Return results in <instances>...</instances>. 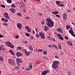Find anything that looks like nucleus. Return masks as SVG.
<instances>
[{
  "label": "nucleus",
  "instance_id": "f257e3e1",
  "mask_svg": "<svg viewBox=\"0 0 75 75\" xmlns=\"http://www.w3.org/2000/svg\"><path fill=\"white\" fill-rule=\"evenodd\" d=\"M46 22L47 23V24L50 27H54V23L53 22V21L51 20L50 18H48L46 19Z\"/></svg>",
  "mask_w": 75,
  "mask_h": 75
},
{
  "label": "nucleus",
  "instance_id": "f03ea898",
  "mask_svg": "<svg viewBox=\"0 0 75 75\" xmlns=\"http://www.w3.org/2000/svg\"><path fill=\"white\" fill-rule=\"evenodd\" d=\"M59 64V62L58 61H54L53 62V64L52 65V67L53 68H54L56 69L57 68V67H58V64Z\"/></svg>",
  "mask_w": 75,
  "mask_h": 75
},
{
  "label": "nucleus",
  "instance_id": "7ed1b4c3",
  "mask_svg": "<svg viewBox=\"0 0 75 75\" xmlns=\"http://www.w3.org/2000/svg\"><path fill=\"white\" fill-rule=\"evenodd\" d=\"M16 62L17 63L18 66H20V64H21V63L23 62V61H22L21 60L18 58L16 59Z\"/></svg>",
  "mask_w": 75,
  "mask_h": 75
},
{
  "label": "nucleus",
  "instance_id": "20e7f679",
  "mask_svg": "<svg viewBox=\"0 0 75 75\" xmlns=\"http://www.w3.org/2000/svg\"><path fill=\"white\" fill-rule=\"evenodd\" d=\"M39 35L40 36H41V38H42V39H44V38H45V37L44 35V34L42 32L40 33Z\"/></svg>",
  "mask_w": 75,
  "mask_h": 75
},
{
  "label": "nucleus",
  "instance_id": "39448f33",
  "mask_svg": "<svg viewBox=\"0 0 75 75\" xmlns=\"http://www.w3.org/2000/svg\"><path fill=\"white\" fill-rule=\"evenodd\" d=\"M8 63L9 65H13L14 64V60H11V59H9L8 60Z\"/></svg>",
  "mask_w": 75,
  "mask_h": 75
},
{
  "label": "nucleus",
  "instance_id": "423d86ee",
  "mask_svg": "<svg viewBox=\"0 0 75 75\" xmlns=\"http://www.w3.org/2000/svg\"><path fill=\"white\" fill-rule=\"evenodd\" d=\"M16 55L17 57H22L23 56V53H20V52H18L16 53Z\"/></svg>",
  "mask_w": 75,
  "mask_h": 75
},
{
  "label": "nucleus",
  "instance_id": "0eeeda50",
  "mask_svg": "<svg viewBox=\"0 0 75 75\" xmlns=\"http://www.w3.org/2000/svg\"><path fill=\"white\" fill-rule=\"evenodd\" d=\"M57 36L58 38L61 40L62 41H64V38H63L62 37L61 35H60V34H58Z\"/></svg>",
  "mask_w": 75,
  "mask_h": 75
},
{
  "label": "nucleus",
  "instance_id": "6e6552de",
  "mask_svg": "<svg viewBox=\"0 0 75 75\" xmlns=\"http://www.w3.org/2000/svg\"><path fill=\"white\" fill-rule=\"evenodd\" d=\"M4 17H5V18H8V19H10V18L8 16V13L7 12H6L4 13Z\"/></svg>",
  "mask_w": 75,
  "mask_h": 75
},
{
  "label": "nucleus",
  "instance_id": "1a4fd4ad",
  "mask_svg": "<svg viewBox=\"0 0 75 75\" xmlns=\"http://www.w3.org/2000/svg\"><path fill=\"white\" fill-rule=\"evenodd\" d=\"M63 18L64 19V20H66L67 19V15L65 13H64L63 15Z\"/></svg>",
  "mask_w": 75,
  "mask_h": 75
},
{
  "label": "nucleus",
  "instance_id": "9d476101",
  "mask_svg": "<svg viewBox=\"0 0 75 75\" xmlns=\"http://www.w3.org/2000/svg\"><path fill=\"white\" fill-rule=\"evenodd\" d=\"M48 72V71L47 70H46L42 73V75H45L46 74H47V73Z\"/></svg>",
  "mask_w": 75,
  "mask_h": 75
},
{
  "label": "nucleus",
  "instance_id": "9b49d317",
  "mask_svg": "<svg viewBox=\"0 0 75 75\" xmlns=\"http://www.w3.org/2000/svg\"><path fill=\"white\" fill-rule=\"evenodd\" d=\"M6 45L10 47V45H11V43L10 42H9V41H8L6 43Z\"/></svg>",
  "mask_w": 75,
  "mask_h": 75
},
{
  "label": "nucleus",
  "instance_id": "f8f14e48",
  "mask_svg": "<svg viewBox=\"0 0 75 75\" xmlns=\"http://www.w3.org/2000/svg\"><path fill=\"white\" fill-rule=\"evenodd\" d=\"M68 42L67 43L68 45H70L71 46H73V45H72V42L70 41H68Z\"/></svg>",
  "mask_w": 75,
  "mask_h": 75
},
{
  "label": "nucleus",
  "instance_id": "ddd939ff",
  "mask_svg": "<svg viewBox=\"0 0 75 75\" xmlns=\"http://www.w3.org/2000/svg\"><path fill=\"white\" fill-rule=\"evenodd\" d=\"M10 11H11L12 12V13H15V11H16L13 8H11L10 9Z\"/></svg>",
  "mask_w": 75,
  "mask_h": 75
},
{
  "label": "nucleus",
  "instance_id": "4468645a",
  "mask_svg": "<svg viewBox=\"0 0 75 75\" xmlns=\"http://www.w3.org/2000/svg\"><path fill=\"white\" fill-rule=\"evenodd\" d=\"M52 14H54V15H55L56 14H58L59 13V12L58 11H55L54 12H52Z\"/></svg>",
  "mask_w": 75,
  "mask_h": 75
},
{
  "label": "nucleus",
  "instance_id": "2eb2a0df",
  "mask_svg": "<svg viewBox=\"0 0 75 75\" xmlns=\"http://www.w3.org/2000/svg\"><path fill=\"white\" fill-rule=\"evenodd\" d=\"M9 52H10L12 55H14V52L13 50H10L9 51Z\"/></svg>",
  "mask_w": 75,
  "mask_h": 75
},
{
  "label": "nucleus",
  "instance_id": "dca6fc26",
  "mask_svg": "<svg viewBox=\"0 0 75 75\" xmlns=\"http://www.w3.org/2000/svg\"><path fill=\"white\" fill-rule=\"evenodd\" d=\"M22 26V25L21 23H19L17 24V27L18 28H21V27Z\"/></svg>",
  "mask_w": 75,
  "mask_h": 75
},
{
  "label": "nucleus",
  "instance_id": "f3484780",
  "mask_svg": "<svg viewBox=\"0 0 75 75\" xmlns=\"http://www.w3.org/2000/svg\"><path fill=\"white\" fill-rule=\"evenodd\" d=\"M61 3V1H56V3L57 4V5H59V4H60Z\"/></svg>",
  "mask_w": 75,
  "mask_h": 75
},
{
  "label": "nucleus",
  "instance_id": "a211bd4d",
  "mask_svg": "<svg viewBox=\"0 0 75 75\" xmlns=\"http://www.w3.org/2000/svg\"><path fill=\"white\" fill-rule=\"evenodd\" d=\"M7 1V3H12V1H11V0H6Z\"/></svg>",
  "mask_w": 75,
  "mask_h": 75
},
{
  "label": "nucleus",
  "instance_id": "6ab92c4d",
  "mask_svg": "<svg viewBox=\"0 0 75 75\" xmlns=\"http://www.w3.org/2000/svg\"><path fill=\"white\" fill-rule=\"evenodd\" d=\"M45 31H47V30H49V28H48V27L46 26H45Z\"/></svg>",
  "mask_w": 75,
  "mask_h": 75
},
{
  "label": "nucleus",
  "instance_id": "aec40b11",
  "mask_svg": "<svg viewBox=\"0 0 75 75\" xmlns=\"http://www.w3.org/2000/svg\"><path fill=\"white\" fill-rule=\"evenodd\" d=\"M69 33H71V34H72V33H74V32H73V30H69Z\"/></svg>",
  "mask_w": 75,
  "mask_h": 75
},
{
  "label": "nucleus",
  "instance_id": "412c9836",
  "mask_svg": "<svg viewBox=\"0 0 75 75\" xmlns=\"http://www.w3.org/2000/svg\"><path fill=\"white\" fill-rule=\"evenodd\" d=\"M57 31H59V32H61V28H57Z\"/></svg>",
  "mask_w": 75,
  "mask_h": 75
},
{
  "label": "nucleus",
  "instance_id": "4be33fe9",
  "mask_svg": "<svg viewBox=\"0 0 75 75\" xmlns=\"http://www.w3.org/2000/svg\"><path fill=\"white\" fill-rule=\"evenodd\" d=\"M29 48H30V50H31V51H32L33 50V47H32V46H29Z\"/></svg>",
  "mask_w": 75,
  "mask_h": 75
},
{
  "label": "nucleus",
  "instance_id": "5701e85b",
  "mask_svg": "<svg viewBox=\"0 0 75 75\" xmlns=\"http://www.w3.org/2000/svg\"><path fill=\"white\" fill-rule=\"evenodd\" d=\"M38 51V52H42V51H43V50L42 49H40V50H38V49H37V51Z\"/></svg>",
  "mask_w": 75,
  "mask_h": 75
},
{
  "label": "nucleus",
  "instance_id": "b1692460",
  "mask_svg": "<svg viewBox=\"0 0 75 75\" xmlns=\"http://www.w3.org/2000/svg\"><path fill=\"white\" fill-rule=\"evenodd\" d=\"M11 6V7H13V8H15L16 7V6H15V4H13Z\"/></svg>",
  "mask_w": 75,
  "mask_h": 75
},
{
  "label": "nucleus",
  "instance_id": "393cba45",
  "mask_svg": "<svg viewBox=\"0 0 75 75\" xmlns=\"http://www.w3.org/2000/svg\"><path fill=\"white\" fill-rule=\"evenodd\" d=\"M66 27V29H67V30H69L70 28V26L68 25H67Z\"/></svg>",
  "mask_w": 75,
  "mask_h": 75
},
{
  "label": "nucleus",
  "instance_id": "a878e982",
  "mask_svg": "<svg viewBox=\"0 0 75 75\" xmlns=\"http://www.w3.org/2000/svg\"><path fill=\"white\" fill-rule=\"evenodd\" d=\"M9 46V47H10V48H14V46L13 45H12V44H11V45Z\"/></svg>",
  "mask_w": 75,
  "mask_h": 75
},
{
  "label": "nucleus",
  "instance_id": "bb28decb",
  "mask_svg": "<svg viewBox=\"0 0 75 75\" xmlns=\"http://www.w3.org/2000/svg\"><path fill=\"white\" fill-rule=\"evenodd\" d=\"M21 47H18L17 48V50H21Z\"/></svg>",
  "mask_w": 75,
  "mask_h": 75
},
{
  "label": "nucleus",
  "instance_id": "cd10ccee",
  "mask_svg": "<svg viewBox=\"0 0 75 75\" xmlns=\"http://www.w3.org/2000/svg\"><path fill=\"white\" fill-rule=\"evenodd\" d=\"M3 25H5V26H7V25H8V24L5 22H4L3 23Z\"/></svg>",
  "mask_w": 75,
  "mask_h": 75
},
{
  "label": "nucleus",
  "instance_id": "c85d7f7f",
  "mask_svg": "<svg viewBox=\"0 0 75 75\" xmlns=\"http://www.w3.org/2000/svg\"><path fill=\"white\" fill-rule=\"evenodd\" d=\"M31 29H28L27 30L28 32L29 33H30V32H31Z\"/></svg>",
  "mask_w": 75,
  "mask_h": 75
},
{
  "label": "nucleus",
  "instance_id": "c756f323",
  "mask_svg": "<svg viewBox=\"0 0 75 75\" xmlns=\"http://www.w3.org/2000/svg\"><path fill=\"white\" fill-rule=\"evenodd\" d=\"M0 6L2 7H3V8H5L6 7V6H5L3 4L1 5Z\"/></svg>",
  "mask_w": 75,
  "mask_h": 75
},
{
  "label": "nucleus",
  "instance_id": "7c9ffc66",
  "mask_svg": "<svg viewBox=\"0 0 75 75\" xmlns=\"http://www.w3.org/2000/svg\"><path fill=\"white\" fill-rule=\"evenodd\" d=\"M25 35L27 37H30V35L29 34V33H26Z\"/></svg>",
  "mask_w": 75,
  "mask_h": 75
},
{
  "label": "nucleus",
  "instance_id": "2f4dec72",
  "mask_svg": "<svg viewBox=\"0 0 75 75\" xmlns=\"http://www.w3.org/2000/svg\"><path fill=\"white\" fill-rule=\"evenodd\" d=\"M36 36L37 38H39L40 37V36H39V35H38V34L37 33H36Z\"/></svg>",
  "mask_w": 75,
  "mask_h": 75
},
{
  "label": "nucleus",
  "instance_id": "473e14b6",
  "mask_svg": "<svg viewBox=\"0 0 75 75\" xmlns=\"http://www.w3.org/2000/svg\"><path fill=\"white\" fill-rule=\"evenodd\" d=\"M44 58L45 60H47L48 59V57H44Z\"/></svg>",
  "mask_w": 75,
  "mask_h": 75
},
{
  "label": "nucleus",
  "instance_id": "72a5a7b5",
  "mask_svg": "<svg viewBox=\"0 0 75 75\" xmlns=\"http://www.w3.org/2000/svg\"><path fill=\"white\" fill-rule=\"evenodd\" d=\"M17 15L19 16H21V14L20 13H17Z\"/></svg>",
  "mask_w": 75,
  "mask_h": 75
},
{
  "label": "nucleus",
  "instance_id": "f704fd0d",
  "mask_svg": "<svg viewBox=\"0 0 75 75\" xmlns=\"http://www.w3.org/2000/svg\"><path fill=\"white\" fill-rule=\"evenodd\" d=\"M43 25V24H45V22H44V21H43L41 23Z\"/></svg>",
  "mask_w": 75,
  "mask_h": 75
},
{
  "label": "nucleus",
  "instance_id": "c9c22d12",
  "mask_svg": "<svg viewBox=\"0 0 75 75\" xmlns=\"http://www.w3.org/2000/svg\"><path fill=\"white\" fill-rule=\"evenodd\" d=\"M30 66H29V67L30 68V69L31 68H32V66L31 65H32V64H31V63L30 64Z\"/></svg>",
  "mask_w": 75,
  "mask_h": 75
},
{
  "label": "nucleus",
  "instance_id": "e433bc0d",
  "mask_svg": "<svg viewBox=\"0 0 75 75\" xmlns=\"http://www.w3.org/2000/svg\"><path fill=\"white\" fill-rule=\"evenodd\" d=\"M64 4H59V6H60L61 7H63V6H64Z\"/></svg>",
  "mask_w": 75,
  "mask_h": 75
},
{
  "label": "nucleus",
  "instance_id": "4c0bfd02",
  "mask_svg": "<svg viewBox=\"0 0 75 75\" xmlns=\"http://www.w3.org/2000/svg\"><path fill=\"white\" fill-rule=\"evenodd\" d=\"M4 22L7 23V22H8V19H6L4 20Z\"/></svg>",
  "mask_w": 75,
  "mask_h": 75
},
{
  "label": "nucleus",
  "instance_id": "58836bf2",
  "mask_svg": "<svg viewBox=\"0 0 75 75\" xmlns=\"http://www.w3.org/2000/svg\"><path fill=\"white\" fill-rule=\"evenodd\" d=\"M71 35L74 37H75V35L74 33H72L71 34Z\"/></svg>",
  "mask_w": 75,
  "mask_h": 75
},
{
  "label": "nucleus",
  "instance_id": "ea45409f",
  "mask_svg": "<svg viewBox=\"0 0 75 75\" xmlns=\"http://www.w3.org/2000/svg\"><path fill=\"white\" fill-rule=\"evenodd\" d=\"M0 60L3 61V58L2 57H0Z\"/></svg>",
  "mask_w": 75,
  "mask_h": 75
},
{
  "label": "nucleus",
  "instance_id": "a19ab883",
  "mask_svg": "<svg viewBox=\"0 0 75 75\" xmlns=\"http://www.w3.org/2000/svg\"><path fill=\"white\" fill-rule=\"evenodd\" d=\"M58 47L59 48V49H60V50H61L62 48L61 47V45H59V46H58Z\"/></svg>",
  "mask_w": 75,
  "mask_h": 75
},
{
  "label": "nucleus",
  "instance_id": "79ce46f5",
  "mask_svg": "<svg viewBox=\"0 0 75 75\" xmlns=\"http://www.w3.org/2000/svg\"><path fill=\"white\" fill-rule=\"evenodd\" d=\"M55 58H57V59H58V58H59V57L57 55H55Z\"/></svg>",
  "mask_w": 75,
  "mask_h": 75
},
{
  "label": "nucleus",
  "instance_id": "37998d69",
  "mask_svg": "<svg viewBox=\"0 0 75 75\" xmlns=\"http://www.w3.org/2000/svg\"><path fill=\"white\" fill-rule=\"evenodd\" d=\"M43 54H44V55H45L46 54H47V52H43Z\"/></svg>",
  "mask_w": 75,
  "mask_h": 75
},
{
  "label": "nucleus",
  "instance_id": "c03bdc74",
  "mask_svg": "<svg viewBox=\"0 0 75 75\" xmlns=\"http://www.w3.org/2000/svg\"><path fill=\"white\" fill-rule=\"evenodd\" d=\"M56 46V45H52V47H54Z\"/></svg>",
  "mask_w": 75,
  "mask_h": 75
},
{
  "label": "nucleus",
  "instance_id": "a18cd8bd",
  "mask_svg": "<svg viewBox=\"0 0 75 75\" xmlns=\"http://www.w3.org/2000/svg\"><path fill=\"white\" fill-rule=\"evenodd\" d=\"M56 17H60V16H59V15H56Z\"/></svg>",
  "mask_w": 75,
  "mask_h": 75
},
{
  "label": "nucleus",
  "instance_id": "49530a36",
  "mask_svg": "<svg viewBox=\"0 0 75 75\" xmlns=\"http://www.w3.org/2000/svg\"><path fill=\"white\" fill-rule=\"evenodd\" d=\"M65 38L66 39V40L68 39V37H67V36H65Z\"/></svg>",
  "mask_w": 75,
  "mask_h": 75
},
{
  "label": "nucleus",
  "instance_id": "de8ad7c7",
  "mask_svg": "<svg viewBox=\"0 0 75 75\" xmlns=\"http://www.w3.org/2000/svg\"><path fill=\"white\" fill-rule=\"evenodd\" d=\"M20 4H21V5L20 4V5H19V6H20V7H22V6H23V4H22L21 2H20Z\"/></svg>",
  "mask_w": 75,
  "mask_h": 75
},
{
  "label": "nucleus",
  "instance_id": "09e8293b",
  "mask_svg": "<svg viewBox=\"0 0 75 75\" xmlns=\"http://www.w3.org/2000/svg\"><path fill=\"white\" fill-rule=\"evenodd\" d=\"M68 74H69V75H71V72L69 71L68 72Z\"/></svg>",
  "mask_w": 75,
  "mask_h": 75
},
{
  "label": "nucleus",
  "instance_id": "8fccbe9b",
  "mask_svg": "<svg viewBox=\"0 0 75 75\" xmlns=\"http://www.w3.org/2000/svg\"><path fill=\"white\" fill-rule=\"evenodd\" d=\"M16 38H19V36L18 35H16L15 36Z\"/></svg>",
  "mask_w": 75,
  "mask_h": 75
},
{
  "label": "nucleus",
  "instance_id": "3c124183",
  "mask_svg": "<svg viewBox=\"0 0 75 75\" xmlns=\"http://www.w3.org/2000/svg\"><path fill=\"white\" fill-rule=\"evenodd\" d=\"M48 38L50 40H52V38L50 36H48Z\"/></svg>",
  "mask_w": 75,
  "mask_h": 75
},
{
  "label": "nucleus",
  "instance_id": "603ef678",
  "mask_svg": "<svg viewBox=\"0 0 75 75\" xmlns=\"http://www.w3.org/2000/svg\"><path fill=\"white\" fill-rule=\"evenodd\" d=\"M1 21H4V18H2L1 19Z\"/></svg>",
  "mask_w": 75,
  "mask_h": 75
},
{
  "label": "nucleus",
  "instance_id": "864d4df0",
  "mask_svg": "<svg viewBox=\"0 0 75 75\" xmlns=\"http://www.w3.org/2000/svg\"><path fill=\"white\" fill-rule=\"evenodd\" d=\"M16 4L17 5H18V4H19V2H16Z\"/></svg>",
  "mask_w": 75,
  "mask_h": 75
},
{
  "label": "nucleus",
  "instance_id": "5fc2aeb1",
  "mask_svg": "<svg viewBox=\"0 0 75 75\" xmlns=\"http://www.w3.org/2000/svg\"><path fill=\"white\" fill-rule=\"evenodd\" d=\"M52 41H55V40L54 39V38L52 39Z\"/></svg>",
  "mask_w": 75,
  "mask_h": 75
},
{
  "label": "nucleus",
  "instance_id": "6e6d98bb",
  "mask_svg": "<svg viewBox=\"0 0 75 75\" xmlns=\"http://www.w3.org/2000/svg\"><path fill=\"white\" fill-rule=\"evenodd\" d=\"M30 38L32 40H33L34 39V38L33 37L31 36L30 37Z\"/></svg>",
  "mask_w": 75,
  "mask_h": 75
},
{
  "label": "nucleus",
  "instance_id": "4d7b16f0",
  "mask_svg": "<svg viewBox=\"0 0 75 75\" xmlns=\"http://www.w3.org/2000/svg\"><path fill=\"white\" fill-rule=\"evenodd\" d=\"M5 48H3V49H1V50L2 51H4V50H5Z\"/></svg>",
  "mask_w": 75,
  "mask_h": 75
},
{
  "label": "nucleus",
  "instance_id": "13d9d810",
  "mask_svg": "<svg viewBox=\"0 0 75 75\" xmlns=\"http://www.w3.org/2000/svg\"><path fill=\"white\" fill-rule=\"evenodd\" d=\"M27 71H30V70H31V69H30V68H27Z\"/></svg>",
  "mask_w": 75,
  "mask_h": 75
},
{
  "label": "nucleus",
  "instance_id": "bf43d9fd",
  "mask_svg": "<svg viewBox=\"0 0 75 75\" xmlns=\"http://www.w3.org/2000/svg\"><path fill=\"white\" fill-rule=\"evenodd\" d=\"M54 48H55V49H58V47H57L56 45L55 47Z\"/></svg>",
  "mask_w": 75,
  "mask_h": 75
},
{
  "label": "nucleus",
  "instance_id": "052dcab7",
  "mask_svg": "<svg viewBox=\"0 0 75 75\" xmlns=\"http://www.w3.org/2000/svg\"><path fill=\"white\" fill-rule=\"evenodd\" d=\"M24 43H25V44H27V41L25 40V41L24 42Z\"/></svg>",
  "mask_w": 75,
  "mask_h": 75
},
{
  "label": "nucleus",
  "instance_id": "680f3d73",
  "mask_svg": "<svg viewBox=\"0 0 75 75\" xmlns=\"http://www.w3.org/2000/svg\"><path fill=\"white\" fill-rule=\"evenodd\" d=\"M35 30L36 31V33L38 32V31L37 30V28L35 29Z\"/></svg>",
  "mask_w": 75,
  "mask_h": 75
},
{
  "label": "nucleus",
  "instance_id": "e2e57ef3",
  "mask_svg": "<svg viewBox=\"0 0 75 75\" xmlns=\"http://www.w3.org/2000/svg\"><path fill=\"white\" fill-rule=\"evenodd\" d=\"M25 53H26V54H27V52L26 51V50L25 49Z\"/></svg>",
  "mask_w": 75,
  "mask_h": 75
},
{
  "label": "nucleus",
  "instance_id": "0e129e2a",
  "mask_svg": "<svg viewBox=\"0 0 75 75\" xmlns=\"http://www.w3.org/2000/svg\"><path fill=\"white\" fill-rule=\"evenodd\" d=\"M28 28V26H25V28H26V29H27Z\"/></svg>",
  "mask_w": 75,
  "mask_h": 75
},
{
  "label": "nucleus",
  "instance_id": "69168bd1",
  "mask_svg": "<svg viewBox=\"0 0 75 75\" xmlns=\"http://www.w3.org/2000/svg\"><path fill=\"white\" fill-rule=\"evenodd\" d=\"M70 31L72 30V28L71 27L70 28Z\"/></svg>",
  "mask_w": 75,
  "mask_h": 75
},
{
  "label": "nucleus",
  "instance_id": "338daca9",
  "mask_svg": "<svg viewBox=\"0 0 75 75\" xmlns=\"http://www.w3.org/2000/svg\"><path fill=\"white\" fill-rule=\"evenodd\" d=\"M49 47H51V45H49Z\"/></svg>",
  "mask_w": 75,
  "mask_h": 75
},
{
  "label": "nucleus",
  "instance_id": "774afa93",
  "mask_svg": "<svg viewBox=\"0 0 75 75\" xmlns=\"http://www.w3.org/2000/svg\"><path fill=\"white\" fill-rule=\"evenodd\" d=\"M71 23L72 24H73V25H75V23H73V22H71Z\"/></svg>",
  "mask_w": 75,
  "mask_h": 75
}]
</instances>
